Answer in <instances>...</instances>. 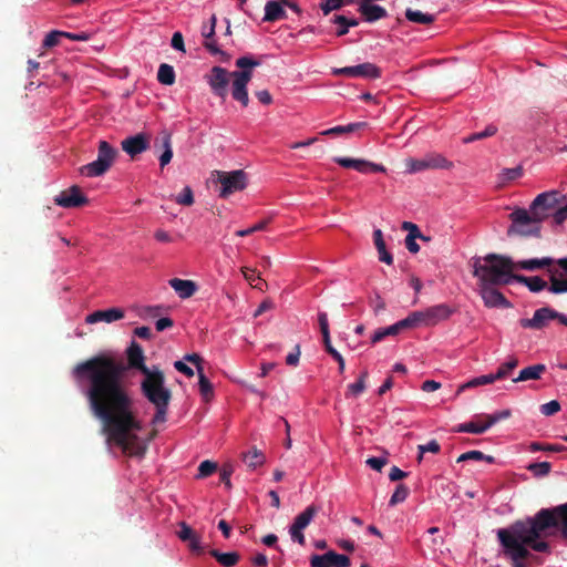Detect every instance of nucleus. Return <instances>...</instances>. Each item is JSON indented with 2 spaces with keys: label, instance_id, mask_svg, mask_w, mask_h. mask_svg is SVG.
Masks as SVG:
<instances>
[{
  "label": "nucleus",
  "instance_id": "obj_55",
  "mask_svg": "<svg viewBox=\"0 0 567 567\" xmlns=\"http://www.w3.org/2000/svg\"><path fill=\"white\" fill-rule=\"evenodd\" d=\"M205 49H207L212 54L216 55L219 54L221 56V61L226 62L229 60V55L221 51L218 45L216 44V41L213 39H206L204 42Z\"/></svg>",
  "mask_w": 567,
  "mask_h": 567
},
{
  "label": "nucleus",
  "instance_id": "obj_16",
  "mask_svg": "<svg viewBox=\"0 0 567 567\" xmlns=\"http://www.w3.org/2000/svg\"><path fill=\"white\" fill-rule=\"evenodd\" d=\"M231 78V72H228L226 69L221 66H214L210 70V74L207 75V82L217 96L225 99L227 96V86L229 84V79Z\"/></svg>",
  "mask_w": 567,
  "mask_h": 567
},
{
  "label": "nucleus",
  "instance_id": "obj_46",
  "mask_svg": "<svg viewBox=\"0 0 567 567\" xmlns=\"http://www.w3.org/2000/svg\"><path fill=\"white\" fill-rule=\"evenodd\" d=\"M420 313L417 311H414L410 313L406 318L395 322L398 326L399 332H401L404 329L414 328L421 323Z\"/></svg>",
  "mask_w": 567,
  "mask_h": 567
},
{
  "label": "nucleus",
  "instance_id": "obj_17",
  "mask_svg": "<svg viewBox=\"0 0 567 567\" xmlns=\"http://www.w3.org/2000/svg\"><path fill=\"white\" fill-rule=\"evenodd\" d=\"M497 285L478 284L480 295L488 308H509L512 303L496 289Z\"/></svg>",
  "mask_w": 567,
  "mask_h": 567
},
{
  "label": "nucleus",
  "instance_id": "obj_56",
  "mask_svg": "<svg viewBox=\"0 0 567 567\" xmlns=\"http://www.w3.org/2000/svg\"><path fill=\"white\" fill-rule=\"evenodd\" d=\"M267 225H268V220H260L259 223L255 224L254 226H251L247 229L237 230L236 235L239 237L249 236L256 231L265 230L267 228Z\"/></svg>",
  "mask_w": 567,
  "mask_h": 567
},
{
  "label": "nucleus",
  "instance_id": "obj_1",
  "mask_svg": "<svg viewBox=\"0 0 567 567\" xmlns=\"http://www.w3.org/2000/svg\"><path fill=\"white\" fill-rule=\"evenodd\" d=\"M126 358L127 364L111 355L97 354L75 364L72 375L90 411L101 421L106 441L128 456L142 457L147 446L137 435L142 423L134 411L125 372L130 368L145 374L152 368L145 364L143 348L134 340L126 349Z\"/></svg>",
  "mask_w": 567,
  "mask_h": 567
},
{
  "label": "nucleus",
  "instance_id": "obj_26",
  "mask_svg": "<svg viewBox=\"0 0 567 567\" xmlns=\"http://www.w3.org/2000/svg\"><path fill=\"white\" fill-rule=\"evenodd\" d=\"M124 318V311L120 308H110L106 310H97L92 313H90L85 318V322L93 324L97 322H107L111 323L113 321H117Z\"/></svg>",
  "mask_w": 567,
  "mask_h": 567
},
{
  "label": "nucleus",
  "instance_id": "obj_5",
  "mask_svg": "<svg viewBox=\"0 0 567 567\" xmlns=\"http://www.w3.org/2000/svg\"><path fill=\"white\" fill-rule=\"evenodd\" d=\"M260 64L261 61L251 55L240 56L236 60V66L240 70L231 72V95L245 107L249 104L247 84L252 79V69Z\"/></svg>",
  "mask_w": 567,
  "mask_h": 567
},
{
  "label": "nucleus",
  "instance_id": "obj_43",
  "mask_svg": "<svg viewBox=\"0 0 567 567\" xmlns=\"http://www.w3.org/2000/svg\"><path fill=\"white\" fill-rule=\"evenodd\" d=\"M425 161L429 169L449 168L452 166V163L440 154L427 155L425 156Z\"/></svg>",
  "mask_w": 567,
  "mask_h": 567
},
{
  "label": "nucleus",
  "instance_id": "obj_12",
  "mask_svg": "<svg viewBox=\"0 0 567 567\" xmlns=\"http://www.w3.org/2000/svg\"><path fill=\"white\" fill-rule=\"evenodd\" d=\"M550 320H558L559 323L567 327V316L550 308L542 307L534 312L530 319H520L519 324L525 329L542 330Z\"/></svg>",
  "mask_w": 567,
  "mask_h": 567
},
{
  "label": "nucleus",
  "instance_id": "obj_19",
  "mask_svg": "<svg viewBox=\"0 0 567 567\" xmlns=\"http://www.w3.org/2000/svg\"><path fill=\"white\" fill-rule=\"evenodd\" d=\"M421 316V323L424 326H435L446 320L453 313V310L445 303L435 305L425 310L417 311Z\"/></svg>",
  "mask_w": 567,
  "mask_h": 567
},
{
  "label": "nucleus",
  "instance_id": "obj_7",
  "mask_svg": "<svg viewBox=\"0 0 567 567\" xmlns=\"http://www.w3.org/2000/svg\"><path fill=\"white\" fill-rule=\"evenodd\" d=\"M512 221L507 229V236L514 237H540L542 223L529 210L517 207L509 214Z\"/></svg>",
  "mask_w": 567,
  "mask_h": 567
},
{
  "label": "nucleus",
  "instance_id": "obj_13",
  "mask_svg": "<svg viewBox=\"0 0 567 567\" xmlns=\"http://www.w3.org/2000/svg\"><path fill=\"white\" fill-rule=\"evenodd\" d=\"M319 508L316 505H309L300 514H298L289 528L290 537L301 546L306 544L303 529L309 526L313 517L318 514Z\"/></svg>",
  "mask_w": 567,
  "mask_h": 567
},
{
  "label": "nucleus",
  "instance_id": "obj_63",
  "mask_svg": "<svg viewBox=\"0 0 567 567\" xmlns=\"http://www.w3.org/2000/svg\"><path fill=\"white\" fill-rule=\"evenodd\" d=\"M171 44L175 50L185 53L186 50H185V44H184V38L181 32L177 31L173 34Z\"/></svg>",
  "mask_w": 567,
  "mask_h": 567
},
{
  "label": "nucleus",
  "instance_id": "obj_53",
  "mask_svg": "<svg viewBox=\"0 0 567 567\" xmlns=\"http://www.w3.org/2000/svg\"><path fill=\"white\" fill-rule=\"evenodd\" d=\"M344 3H348L346 0H321L320 9L323 14L327 16L333 10H338L343 7Z\"/></svg>",
  "mask_w": 567,
  "mask_h": 567
},
{
  "label": "nucleus",
  "instance_id": "obj_29",
  "mask_svg": "<svg viewBox=\"0 0 567 567\" xmlns=\"http://www.w3.org/2000/svg\"><path fill=\"white\" fill-rule=\"evenodd\" d=\"M168 284L182 299L190 298L197 291V285L193 280L173 278Z\"/></svg>",
  "mask_w": 567,
  "mask_h": 567
},
{
  "label": "nucleus",
  "instance_id": "obj_50",
  "mask_svg": "<svg viewBox=\"0 0 567 567\" xmlns=\"http://www.w3.org/2000/svg\"><path fill=\"white\" fill-rule=\"evenodd\" d=\"M217 471V463L206 460L203 461L198 466L197 478H206Z\"/></svg>",
  "mask_w": 567,
  "mask_h": 567
},
{
  "label": "nucleus",
  "instance_id": "obj_39",
  "mask_svg": "<svg viewBox=\"0 0 567 567\" xmlns=\"http://www.w3.org/2000/svg\"><path fill=\"white\" fill-rule=\"evenodd\" d=\"M241 272H243L245 279L250 284V286L252 288L262 291L264 287L267 286L266 281L262 280L259 275H256V270L255 269H251V268H248V267H243L241 268Z\"/></svg>",
  "mask_w": 567,
  "mask_h": 567
},
{
  "label": "nucleus",
  "instance_id": "obj_14",
  "mask_svg": "<svg viewBox=\"0 0 567 567\" xmlns=\"http://www.w3.org/2000/svg\"><path fill=\"white\" fill-rule=\"evenodd\" d=\"M332 74L347 78L379 79L381 70L375 64L365 62L353 66L333 69Z\"/></svg>",
  "mask_w": 567,
  "mask_h": 567
},
{
  "label": "nucleus",
  "instance_id": "obj_37",
  "mask_svg": "<svg viewBox=\"0 0 567 567\" xmlns=\"http://www.w3.org/2000/svg\"><path fill=\"white\" fill-rule=\"evenodd\" d=\"M495 381H496V379L494 377V373H489V374H485V375H480V377L473 378L472 380L463 383L458 388L457 393H461V392H463V391H465L467 389L491 384V383H494Z\"/></svg>",
  "mask_w": 567,
  "mask_h": 567
},
{
  "label": "nucleus",
  "instance_id": "obj_59",
  "mask_svg": "<svg viewBox=\"0 0 567 567\" xmlns=\"http://www.w3.org/2000/svg\"><path fill=\"white\" fill-rule=\"evenodd\" d=\"M234 472V467L231 464H225L220 470V481L225 484L227 488H231L230 476Z\"/></svg>",
  "mask_w": 567,
  "mask_h": 567
},
{
  "label": "nucleus",
  "instance_id": "obj_60",
  "mask_svg": "<svg viewBox=\"0 0 567 567\" xmlns=\"http://www.w3.org/2000/svg\"><path fill=\"white\" fill-rule=\"evenodd\" d=\"M502 175L503 181H514L523 175V168L520 166L514 168H505Z\"/></svg>",
  "mask_w": 567,
  "mask_h": 567
},
{
  "label": "nucleus",
  "instance_id": "obj_20",
  "mask_svg": "<svg viewBox=\"0 0 567 567\" xmlns=\"http://www.w3.org/2000/svg\"><path fill=\"white\" fill-rule=\"evenodd\" d=\"M318 321L322 340L327 352L338 362L339 372L343 373L346 364L343 357L332 347L329 332L328 316L326 312H319Z\"/></svg>",
  "mask_w": 567,
  "mask_h": 567
},
{
  "label": "nucleus",
  "instance_id": "obj_52",
  "mask_svg": "<svg viewBox=\"0 0 567 567\" xmlns=\"http://www.w3.org/2000/svg\"><path fill=\"white\" fill-rule=\"evenodd\" d=\"M175 202L183 206H190L194 204V194L189 186H185L179 195L175 197Z\"/></svg>",
  "mask_w": 567,
  "mask_h": 567
},
{
  "label": "nucleus",
  "instance_id": "obj_58",
  "mask_svg": "<svg viewBox=\"0 0 567 567\" xmlns=\"http://www.w3.org/2000/svg\"><path fill=\"white\" fill-rule=\"evenodd\" d=\"M560 408V403L557 400H551L540 405V412L546 416H550L559 412Z\"/></svg>",
  "mask_w": 567,
  "mask_h": 567
},
{
  "label": "nucleus",
  "instance_id": "obj_4",
  "mask_svg": "<svg viewBox=\"0 0 567 567\" xmlns=\"http://www.w3.org/2000/svg\"><path fill=\"white\" fill-rule=\"evenodd\" d=\"M473 276L478 284L506 286L515 280V262L506 256L488 254L473 258Z\"/></svg>",
  "mask_w": 567,
  "mask_h": 567
},
{
  "label": "nucleus",
  "instance_id": "obj_25",
  "mask_svg": "<svg viewBox=\"0 0 567 567\" xmlns=\"http://www.w3.org/2000/svg\"><path fill=\"white\" fill-rule=\"evenodd\" d=\"M177 535L182 542L188 544V547L192 551L196 554L203 553V547L200 546V537L188 524L181 522Z\"/></svg>",
  "mask_w": 567,
  "mask_h": 567
},
{
  "label": "nucleus",
  "instance_id": "obj_30",
  "mask_svg": "<svg viewBox=\"0 0 567 567\" xmlns=\"http://www.w3.org/2000/svg\"><path fill=\"white\" fill-rule=\"evenodd\" d=\"M514 281L526 286L532 292H540L548 287V281L544 280L539 276L526 277L523 275H516Z\"/></svg>",
  "mask_w": 567,
  "mask_h": 567
},
{
  "label": "nucleus",
  "instance_id": "obj_41",
  "mask_svg": "<svg viewBox=\"0 0 567 567\" xmlns=\"http://www.w3.org/2000/svg\"><path fill=\"white\" fill-rule=\"evenodd\" d=\"M517 365L518 360L515 357H512L508 361L501 364L497 371L494 373L496 381L507 378Z\"/></svg>",
  "mask_w": 567,
  "mask_h": 567
},
{
  "label": "nucleus",
  "instance_id": "obj_48",
  "mask_svg": "<svg viewBox=\"0 0 567 567\" xmlns=\"http://www.w3.org/2000/svg\"><path fill=\"white\" fill-rule=\"evenodd\" d=\"M198 385L203 396L208 398L213 395V385L205 375L203 368H198Z\"/></svg>",
  "mask_w": 567,
  "mask_h": 567
},
{
  "label": "nucleus",
  "instance_id": "obj_33",
  "mask_svg": "<svg viewBox=\"0 0 567 567\" xmlns=\"http://www.w3.org/2000/svg\"><path fill=\"white\" fill-rule=\"evenodd\" d=\"M553 264H554V259H551L549 257H544L540 259L534 258V259L520 260V261L515 262V269L518 268V269L534 271L537 269H543V268L549 267Z\"/></svg>",
  "mask_w": 567,
  "mask_h": 567
},
{
  "label": "nucleus",
  "instance_id": "obj_21",
  "mask_svg": "<svg viewBox=\"0 0 567 567\" xmlns=\"http://www.w3.org/2000/svg\"><path fill=\"white\" fill-rule=\"evenodd\" d=\"M333 161L344 168H353L359 173L385 172V167L365 159L350 157H334Z\"/></svg>",
  "mask_w": 567,
  "mask_h": 567
},
{
  "label": "nucleus",
  "instance_id": "obj_49",
  "mask_svg": "<svg viewBox=\"0 0 567 567\" xmlns=\"http://www.w3.org/2000/svg\"><path fill=\"white\" fill-rule=\"evenodd\" d=\"M398 333H399V329H398V326L394 323V324L389 326L386 328H382V329L377 330L373 333L372 338H371V342L372 343H378L381 340H383L385 337H388V336H396Z\"/></svg>",
  "mask_w": 567,
  "mask_h": 567
},
{
  "label": "nucleus",
  "instance_id": "obj_24",
  "mask_svg": "<svg viewBox=\"0 0 567 567\" xmlns=\"http://www.w3.org/2000/svg\"><path fill=\"white\" fill-rule=\"evenodd\" d=\"M150 141L144 134L128 136L121 142L122 150L132 158L148 148Z\"/></svg>",
  "mask_w": 567,
  "mask_h": 567
},
{
  "label": "nucleus",
  "instance_id": "obj_45",
  "mask_svg": "<svg viewBox=\"0 0 567 567\" xmlns=\"http://www.w3.org/2000/svg\"><path fill=\"white\" fill-rule=\"evenodd\" d=\"M265 461V457L261 452H259L257 449H252L251 451H248L244 454V462L247 464L250 468H256L257 466L261 465Z\"/></svg>",
  "mask_w": 567,
  "mask_h": 567
},
{
  "label": "nucleus",
  "instance_id": "obj_2",
  "mask_svg": "<svg viewBox=\"0 0 567 567\" xmlns=\"http://www.w3.org/2000/svg\"><path fill=\"white\" fill-rule=\"evenodd\" d=\"M558 528L567 540V503L542 508L534 516L518 519L505 529L523 540L533 551L550 554V544L546 540L551 535L550 529Z\"/></svg>",
  "mask_w": 567,
  "mask_h": 567
},
{
  "label": "nucleus",
  "instance_id": "obj_34",
  "mask_svg": "<svg viewBox=\"0 0 567 567\" xmlns=\"http://www.w3.org/2000/svg\"><path fill=\"white\" fill-rule=\"evenodd\" d=\"M546 371L545 364H534L520 370L517 378L513 379V382H523L527 380H538L542 374Z\"/></svg>",
  "mask_w": 567,
  "mask_h": 567
},
{
  "label": "nucleus",
  "instance_id": "obj_3",
  "mask_svg": "<svg viewBox=\"0 0 567 567\" xmlns=\"http://www.w3.org/2000/svg\"><path fill=\"white\" fill-rule=\"evenodd\" d=\"M141 393L155 408L152 424L165 423L172 400V391L166 386L165 374L159 367L153 365L151 371L143 374Z\"/></svg>",
  "mask_w": 567,
  "mask_h": 567
},
{
  "label": "nucleus",
  "instance_id": "obj_6",
  "mask_svg": "<svg viewBox=\"0 0 567 567\" xmlns=\"http://www.w3.org/2000/svg\"><path fill=\"white\" fill-rule=\"evenodd\" d=\"M497 539L512 567H527L525 560L534 557L529 546L504 528L497 530Z\"/></svg>",
  "mask_w": 567,
  "mask_h": 567
},
{
  "label": "nucleus",
  "instance_id": "obj_35",
  "mask_svg": "<svg viewBox=\"0 0 567 567\" xmlns=\"http://www.w3.org/2000/svg\"><path fill=\"white\" fill-rule=\"evenodd\" d=\"M209 555L224 567H234L240 558L239 554L236 551L220 553L217 549H210Z\"/></svg>",
  "mask_w": 567,
  "mask_h": 567
},
{
  "label": "nucleus",
  "instance_id": "obj_9",
  "mask_svg": "<svg viewBox=\"0 0 567 567\" xmlns=\"http://www.w3.org/2000/svg\"><path fill=\"white\" fill-rule=\"evenodd\" d=\"M511 414V410H502L493 414H480L473 421L458 424L453 431L457 433L482 434L497 422L508 419Z\"/></svg>",
  "mask_w": 567,
  "mask_h": 567
},
{
  "label": "nucleus",
  "instance_id": "obj_22",
  "mask_svg": "<svg viewBox=\"0 0 567 567\" xmlns=\"http://www.w3.org/2000/svg\"><path fill=\"white\" fill-rule=\"evenodd\" d=\"M333 161L344 168H353L359 173L385 172V167L365 159L350 157H334Z\"/></svg>",
  "mask_w": 567,
  "mask_h": 567
},
{
  "label": "nucleus",
  "instance_id": "obj_27",
  "mask_svg": "<svg viewBox=\"0 0 567 567\" xmlns=\"http://www.w3.org/2000/svg\"><path fill=\"white\" fill-rule=\"evenodd\" d=\"M359 4L358 11L367 22H375L388 16L386 10L373 2H357Z\"/></svg>",
  "mask_w": 567,
  "mask_h": 567
},
{
  "label": "nucleus",
  "instance_id": "obj_42",
  "mask_svg": "<svg viewBox=\"0 0 567 567\" xmlns=\"http://www.w3.org/2000/svg\"><path fill=\"white\" fill-rule=\"evenodd\" d=\"M486 461L487 463H494L495 458L492 455H486L481 451H468L463 454H461L457 458V462H465V461Z\"/></svg>",
  "mask_w": 567,
  "mask_h": 567
},
{
  "label": "nucleus",
  "instance_id": "obj_15",
  "mask_svg": "<svg viewBox=\"0 0 567 567\" xmlns=\"http://www.w3.org/2000/svg\"><path fill=\"white\" fill-rule=\"evenodd\" d=\"M54 203L63 208H75L86 205L89 198L82 194L80 186L73 185L55 196Z\"/></svg>",
  "mask_w": 567,
  "mask_h": 567
},
{
  "label": "nucleus",
  "instance_id": "obj_8",
  "mask_svg": "<svg viewBox=\"0 0 567 567\" xmlns=\"http://www.w3.org/2000/svg\"><path fill=\"white\" fill-rule=\"evenodd\" d=\"M117 151L106 141L99 142L97 158L80 168L82 175L97 177L105 174L113 165Z\"/></svg>",
  "mask_w": 567,
  "mask_h": 567
},
{
  "label": "nucleus",
  "instance_id": "obj_31",
  "mask_svg": "<svg viewBox=\"0 0 567 567\" xmlns=\"http://www.w3.org/2000/svg\"><path fill=\"white\" fill-rule=\"evenodd\" d=\"M286 18V11L282 7V3L278 1H268L265 6V17L264 21H278Z\"/></svg>",
  "mask_w": 567,
  "mask_h": 567
},
{
  "label": "nucleus",
  "instance_id": "obj_62",
  "mask_svg": "<svg viewBox=\"0 0 567 567\" xmlns=\"http://www.w3.org/2000/svg\"><path fill=\"white\" fill-rule=\"evenodd\" d=\"M216 22H217V19L213 14L212 18H210V24L209 25H203V28H202V35L205 39H213V37L215 34Z\"/></svg>",
  "mask_w": 567,
  "mask_h": 567
},
{
  "label": "nucleus",
  "instance_id": "obj_54",
  "mask_svg": "<svg viewBox=\"0 0 567 567\" xmlns=\"http://www.w3.org/2000/svg\"><path fill=\"white\" fill-rule=\"evenodd\" d=\"M536 476H545L550 472L551 465L548 462L533 463L527 467Z\"/></svg>",
  "mask_w": 567,
  "mask_h": 567
},
{
  "label": "nucleus",
  "instance_id": "obj_23",
  "mask_svg": "<svg viewBox=\"0 0 567 567\" xmlns=\"http://www.w3.org/2000/svg\"><path fill=\"white\" fill-rule=\"evenodd\" d=\"M153 147L155 151H162L159 165L162 168L165 167L173 157L172 134L166 130L162 131L154 140Z\"/></svg>",
  "mask_w": 567,
  "mask_h": 567
},
{
  "label": "nucleus",
  "instance_id": "obj_10",
  "mask_svg": "<svg viewBox=\"0 0 567 567\" xmlns=\"http://www.w3.org/2000/svg\"><path fill=\"white\" fill-rule=\"evenodd\" d=\"M560 197V193L557 190L542 193L532 202L528 210L538 221L543 223L559 205Z\"/></svg>",
  "mask_w": 567,
  "mask_h": 567
},
{
  "label": "nucleus",
  "instance_id": "obj_32",
  "mask_svg": "<svg viewBox=\"0 0 567 567\" xmlns=\"http://www.w3.org/2000/svg\"><path fill=\"white\" fill-rule=\"evenodd\" d=\"M373 241H374L375 248L378 250L380 261L385 262L386 265H392L393 257L386 250L385 243L383 239V234H382L381 229H375L373 231Z\"/></svg>",
  "mask_w": 567,
  "mask_h": 567
},
{
  "label": "nucleus",
  "instance_id": "obj_57",
  "mask_svg": "<svg viewBox=\"0 0 567 567\" xmlns=\"http://www.w3.org/2000/svg\"><path fill=\"white\" fill-rule=\"evenodd\" d=\"M406 167L410 173H416V172H421L424 169H429L425 157L422 159H413V158L408 159Z\"/></svg>",
  "mask_w": 567,
  "mask_h": 567
},
{
  "label": "nucleus",
  "instance_id": "obj_40",
  "mask_svg": "<svg viewBox=\"0 0 567 567\" xmlns=\"http://www.w3.org/2000/svg\"><path fill=\"white\" fill-rule=\"evenodd\" d=\"M368 378V371L364 370L361 372L359 379L357 382L354 383H351L348 385V390H347V393L346 395L349 396V395H352V396H358L360 395L361 393L364 392L367 385H365V380Z\"/></svg>",
  "mask_w": 567,
  "mask_h": 567
},
{
  "label": "nucleus",
  "instance_id": "obj_28",
  "mask_svg": "<svg viewBox=\"0 0 567 567\" xmlns=\"http://www.w3.org/2000/svg\"><path fill=\"white\" fill-rule=\"evenodd\" d=\"M549 281L547 290L554 295L567 293V278L564 272L556 268H548Z\"/></svg>",
  "mask_w": 567,
  "mask_h": 567
},
{
  "label": "nucleus",
  "instance_id": "obj_61",
  "mask_svg": "<svg viewBox=\"0 0 567 567\" xmlns=\"http://www.w3.org/2000/svg\"><path fill=\"white\" fill-rule=\"evenodd\" d=\"M417 450L421 452V453H426V452H430V453H434V454H437L440 453L441 451V445L439 444V442L436 440H432L430 441L429 443L426 444H421L417 446Z\"/></svg>",
  "mask_w": 567,
  "mask_h": 567
},
{
  "label": "nucleus",
  "instance_id": "obj_38",
  "mask_svg": "<svg viewBox=\"0 0 567 567\" xmlns=\"http://www.w3.org/2000/svg\"><path fill=\"white\" fill-rule=\"evenodd\" d=\"M157 80L164 85H173L175 83V71L172 65L162 63L158 68Z\"/></svg>",
  "mask_w": 567,
  "mask_h": 567
},
{
  "label": "nucleus",
  "instance_id": "obj_44",
  "mask_svg": "<svg viewBox=\"0 0 567 567\" xmlns=\"http://www.w3.org/2000/svg\"><path fill=\"white\" fill-rule=\"evenodd\" d=\"M497 133V126L494 124H489L486 126V128L483 132L473 133L466 137L463 138L464 144H468L475 141H480L486 137L494 136Z\"/></svg>",
  "mask_w": 567,
  "mask_h": 567
},
{
  "label": "nucleus",
  "instance_id": "obj_64",
  "mask_svg": "<svg viewBox=\"0 0 567 567\" xmlns=\"http://www.w3.org/2000/svg\"><path fill=\"white\" fill-rule=\"evenodd\" d=\"M553 218H554V221L555 224L559 225L561 223H564L566 219H567V209L565 206L563 207H556V209L554 210V213L551 214Z\"/></svg>",
  "mask_w": 567,
  "mask_h": 567
},
{
  "label": "nucleus",
  "instance_id": "obj_51",
  "mask_svg": "<svg viewBox=\"0 0 567 567\" xmlns=\"http://www.w3.org/2000/svg\"><path fill=\"white\" fill-rule=\"evenodd\" d=\"M61 38H63V31L53 30L49 32L42 42V48L51 49L56 47L60 43Z\"/></svg>",
  "mask_w": 567,
  "mask_h": 567
},
{
  "label": "nucleus",
  "instance_id": "obj_47",
  "mask_svg": "<svg viewBox=\"0 0 567 567\" xmlns=\"http://www.w3.org/2000/svg\"><path fill=\"white\" fill-rule=\"evenodd\" d=\"M409 494L410 488L404 484H399L390 498L389 505L395 506L396 504L404 502Z\"/></svg>",
  "mask_w": 567,
  "mask_h": 567
},
{
  "label": "nucleus",
  "instance_id": "obj_36",
  "mask_svg": "<svg viewBox=\"0 0 567 567\" xmlns=\"http://www.w3.org/2000/svg\"><path fill=\"white\" fill-rule=\"evenodd\" d=\"M405 18L413 23L417 24H432L435 21V16L430 13H424L419 10H413L411 8H408L405 10Z\"/></svg>",
  "mask_w": 567,
  "mask_h": 567
},
{
  "label": "nucleus",
  "instance_id": "obj_18",
  "mask_svg": "<svg viewBox=\"0 0 567 567\" xmlns=\"http://www.w3.org/2000/svg\"><path fill=\"white\" fill-rule=\"evenodd\" d=\"M350 558L346 555L329 550L323 555H313L310 558L311 567H350Z\"/></svg>",
  "mask_w": 567,
  "mask_h": 567
},
{
  "label": "nucleus",
  "instance_id": "obj_11",
  "mask_svg": "<svg viewBox=\"0 0 567 567\" xmlns=\"http://www.w3.org/2000/svg\"><path fill=\"white\" fill-rule=\"evenodd\" d=\"M217 182L220 184L219 196L227 198L247 186V175L243 169L231 172L217 171Z\"/></svg>",
  "mask_w": 567,
  "mask_h": 567
}]
</instances>
